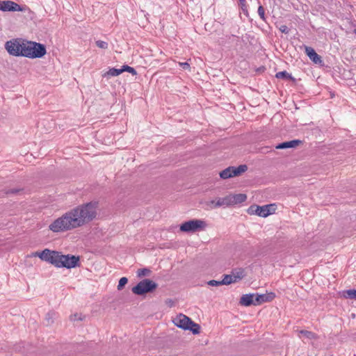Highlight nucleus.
<instances>
[{
    "instance_id": "412c9836",
    "label": "nucleus",
    "mask_w": 356,
    "mask_h": 356,
    "mask_svg": "<svg viewBox=\"0 0 356 356\" xmlns=\"http://www.w3.org/2000/svg\"><path fill=\"white\" fill-rule=\"evenodd\" d=\"M56 316V313L54 312H49L46 314L45 321L47 325H50L54 323V319Z\"/></svg>"
},
{
    "instance_id": "4468645a",
    "label": "nucleus",
    "mask_w": 356,
    "mask_h": 356,
    "mask_svg": "<svg viewBox=\"0 0 356 356\" xmlns=\"http://www.w3.org/2000/svg\"><path fill=\"white\" fill-rule=\"evenodd\" d=\"M305 53L308 57L316 64L322 63L321 57L310 47H305Z\"/></svg>"
},
{
    "instance_id": "7ed1b4c3",
    "label": "nucleus",
    "mask_w": 356,
    "mask_h": 356,
    "mask_svg": "<svg viewBox=\"0 0 356 356\" xmlns=\"http://www.w3.org/2000/svg\"><path fill=\"white\" fill-rule=\"evenodd\" d=\"M247 199V196L243 193L238 194H229L223 197H219L216 201L212 200L210 202L211 204L213 205V207H230L237 204L245 202Z\"/></svg>"
},
{
    "instance_id": "0eeeda50",
    "label": "nucleus",
    "mask_w": 356,
    "mask_h": 356,
    "mask_svg": "<svg viewBox=\"0 0 356 356\" xmlns=\"http://www.w3.org/2000/svg\"><path fill=\"white\" fill-rule=\"evenodd\" d=\"M24 40L15 39L6 42L5 44L6 49L13 56H23V44Z\"/></svg>"
},
{
    "instance_id": "c85d7f7f",
    "label": "nucleus",
    "mask_w": 356,
    "mask_h": 356,
    "mask_svg": "<svg viewBox=\"0 0 356 356\" xmlns=\"http://www.w3.org/2000/svg\"><path fill=\"white\" fill-rule=\"evenodd\" d=\"M96 45L101 49H106L108 48V43L102 41V40H97L96 41Z\"/></svg>"
},
{
    "instance_id": "b1692460",
    "label": "nucleus",
    "mask_w": 356,
    "mask_h": 356,
    "mask_svg": "<svg viewBox=\"0 0 356 356\" xmlns=\"http://www.w3.org/2000/svg\"><path fill=\"white\" fill-rule=\"evenodd\" d=\"M239 6L241 9L242 10L244 15H245L247 17L248 16V6L246 5V1L245 0H238Z\"/></svg>"
},
{
    "instance_id": "1a4fd4ad",
    "label": "nucleus",
    "mask_w": 356,
    "mask_h": 356,
    "mask_svg": "<svg viewBox=\"0 0 356 356\" xmlns=\"http://www.w3.org/2000/svg\"><path fill=\"white\" fill-rule=\"evenodd\" d=\"M206 226L205 222L201 220H191L182 223L180 230L184 232H194L198 229H203Z\"/></svg>"
},
{
    "instance_id": "9b49d317",
    "label": "nucleus",
    "mask_w": 356,
    "mask_h": 356,
    "mask_svg": "<svg viewBox=\"0 0 356 356\" xmlns=\"http://www.w3.org/2000/svg\"><path fill=\"white\" fill-rule=\"evenodd\" d=\"M79 257L63 254L61 268H72L79 266Z\"/></svg>"
},
{
    "instance_id": "5701e85b",
    "label": "nucleus",
    "mask_w": 356,
    "mask_h": 356,
    "mask_svg": "<svg viewBox=\"0 0 356 356\" xmlns=\"http://www.w3.org/2000/svg\"><path fill=\"white\" fill-rule=\"evenodd\" d=\"M299 333L300 334L303 335L305 337L309 339L316 338V335L314 332H310V331L300 330Z\"/></svg>"
},
{
    "instance_id": "393cba45",
    "label": "nucleus",
    "mask_w": 356,
    "mask_h": 356,
    "mask_svg": "<svg viewBox=\"0 0 356 356\" xmlns=\"http://www.w3.org/2000/svg\"><path fill=\"white\" fill-rule=\"evenodd\" d=\"M150 273V270L148 268H140L138 269L137 271V275L139 277H143V276H147Z\"/></svg>"
},
{
    "instance_id": "4be33fe9",
    "label": "nucleus",
    "mask_w": 356,
    "mask_h": 356,
    "mask_svg": "<svg viewBox=\"0 0 356 356\" xmlns=\"http://www.w3.org/2000/svg\"><path fill=\"white\" fill-rule=\"evenodd\" d=\"M277 79H293V77L290 74H289L286 71L279 72L275 75Z\"/></svg>"
},
{
    "instance_id": "bb28decb",
    "label": "nucleus",
    "mask_w": 356,
    "mask_h": 356,
    "mask_svg": "<svg viewBox=\"0 0 356 356\" xmlns=\"http://www.w3.org/2000/svg\"><path fill=\"white\" fill-rule=\"evenodd\" d=\"M127 282H128V280L127 277H123L120 278V280H119L118 285V289L121 290Z\"/></svg>"
},
{
    "instance_id": "7c9ffc66",
    "label": "nucleus",
    "mask_w": 356,
    "mask_h": 356,
    "mask_svg": "<svg viewBox=\"0 0 356 356\" xmlns=\"http://www.w3.org/2000/svg\"><path fill=\"white\" fill-rule=\"evenodd\" d=\"M70 320L73 321H78V320L79 321H82L83 320V317H82L81 314H74L70 316Z\"/></svg>"
},
{
    "instance_id": "f03ea898",
    "label": "nucleus",
    "mask_w": 356,
    "mask_h": 356,
    "mask_svg": "<svg viewBox=\"0 0 356 356\" xmlns=\"http://www.w3.org/2000/svg\"><path fill=\"white\" fill-rule=\"evenodd\" d=\"M23 44V56L29 58H42L46 54V48L44 44L36 42L24 40Z\"/></svg>"
},
{
    "instance_id": "9d476101",
    "label": "nucleus",
    "mask_w": 356,
    "mask_h": 356,
    "mask_svg": "<svg viewBox=\"0 0 356 356\" xmlns=\"http://www.w3.org/2000/svg\"><path fill=\"white\" fill-rule=\"evenodd\" d=\"M0 10L6 11H21L26 12V10L30 11V9L26 6H20L18 3L10 1L5 0L0 1Z\"/></svg>"
},
{
    "instance_id": "aec40b11",
    "label": "nucleus",
    "mask_w": 356,
    "mask_h": 356,
    "mask_svg": "<svg viewBox=\"0 0 356 356\" xmlns=\"http://www.w3.org/2000/svg\"><path fill=\"white\" fill-rule=\"evenodd\" d=\"M221 283H222V285H228V284H230L232 283H236V282H235V281H234L232 274H230V275H224L223 279L221 280Z\"/></svg>"
},
{
    "instance_id": "f3484780",
    "label": "nucleus",
    "mask_w": 356,
    "mask_h": 356,
    "mask_svg": "<svg viewBox=\"0 0 356 356\" xmlns=\"http://www.w3.org/2000/svg\"><path fill=\"white\" fill-rule=\"evenodd\" d=\"M302 143L300 140H293L290 141L284 142L280 143L276 146L277 149H286V148H292L298 146Z\"/></svg>"
},
{
    "instance_id": "f8f14e48",
    "label": "nucleus",
    "mask_w": 356,
    "mask_h": 356,
    "mask_svg": "<svg viewBox=\"0 0 356 356\" xmlns=\"http://www.w3.org/2000/svg\"><path fill=\"white\" fill-rule=\"evenodd\" d=\"M273 204H268L264 206H251L249 208L250 213H255L259 216L266 217L271 213L270 208Z\"/></svg>"
},
{
    "instance_id": "39448f33",
    "label": "nucleus",
    "mask_w": 356,
    "mask_h": 356,
    "mask_svg": "<svg viewBox=\"0 0 356 356\" xmlns=\"http://www.w3.org/2000/svg\"><path fill=\"white\" fill-rule=\"evenodd\" d=\"M157 286L158 284L154 281L149 279H144L134 286L131 291L134 294L142 296L154 291Z\"/></svg>"
},
{
    "instance_id": "f257e3e1",
    "label": "nucleus",
    "mask_w": 356,
    "mask_h": 356,
    "mask_svg": "<svg viewBox=\"0 0 356 356\" xmlns=\"http://www.w3.org/2000/svg\"><path fill=\"white\" fill-rule=\"evenodd\" d=\"M97 208V203L95 202L79 205L51 223L49 229L54 232H62L81 227L95 218Z\"/></svg>"
},
{
    "instance_id": "20e7f679",
    "label": "nucleus",
    "mask_w": 356,
    "mask_h": 356,
    "mask_svg": "<svg viewBox=\"0 0 356 356\" xmlns=\"http://www.w3.org/2000/svg\"><path fill=\"white\" fill-rule=\"evenodd\" d=\"M173 323L177 327L184 330H188L195 334H199L200 332V326L184 314H179L177 315L173 320Z\"/></svg>"
},
{
    "instance_id": "423d86ee",
    "label": "nucleus",
    "mask_w": 356,
    "mask_h": 356,
    "mask_svg": "<svg viewBox=\"0 0 356 356\" xmlns=\"http://www.w3.org/2000/svg\"><path fill=\"white\" fill-rule=\"evenodd\" d=\"M40 259L47 261L57 268H61L63 254L58 251L44 249Z\"/></svg>"
},
{
    "instance_id": "6ab92c4d",
    "label": "nucleus",
    "mask_w": 356,
    "mask_h": 356,
    "mask_svg": "<svg viewBox=\"0 0 356 356\" xmlns=\"http://www.w3.org/2000/svg\"><path fill=\"white\" fill-rule=\"evenodd\" d=\"M341 296L347 299L356 300V290L349 289L343 291Z\"/></svg>"
},
{
    "instance_id": "f704fd0d",
    "label": "nucleus",
    "mask_w": 356,
    "mask_h": 356,
    "mask_svg": "<svg viewBox=\"0 0 356 356\" xmlns=\"http://www.w3.org/2000/svg\"><path fill=\"white\" fill-rule=\"evenodd\" d=\"M43 253V251L42 252H35L32 254L34 257H38L40 259V257H42V254Z\"/></svg>"
},
{
    "instance_id": "a211bd4d",
    "label": "nucleus",
    "mask_w": 356,
    "mask_h": 356,
    "mask_svg": "<svg viewBox=\"0 0 356 356\" xmlns=\"http://www.w3.org/2000/svg\"><path fill=\"white\" fill-rule=\"evenodd\" d=\"M121 73H122V68L121 69H116V68H111L108 71L105 72L103 74V77L109 78L111 76H117L120 75Z\"/></svg>"
},
{
    "instance_id": "dca6fc26",
    "label": "nucleus",
    "mask_w": 356,
    "mask_h": 356,
    "mask_svg": "<svg viewBox=\"0 0 356 356\" xmlns=\"http://www.w3.org/2000/svg\"><path fill=\"white\" fill-rule=\"evenodd\" d=\"M231 274L236 283L241 281L246 276L245 270L242 268L233 269Z\"/></svg>"
},
{
    "instance_id": "2eb2a0df",
    "label": "nucleus",
    "mask_w": 356,
    "mask_h": 356,
    "mask_svg": "<svg viewBox=\"0 0 356 356\" xmlns=\"http://www.w3.org/2000/svg\"><path fill=\"white\" fill-rule=\"evenodd\" d=\"M255 294H245L243 295L240 300V304L243 306L254 305Z\"/></svg>"
},
{
    "instance_id": "cd10ccee",
    "label": "nucleus",
    "mask_w": 356,
    "mask_h": 356,
    "mask_svg": "<svg viewBox=\"0 0 356 356\" xmlns=\"http://www.w3.org/2000/svg\"><path fill=\"white\" fill-rule=\"evenodd\" d=\"M258 14L262 20L266 21L265 10L262 6H259Z\"/></svg>"
},
{
    "instance_id": "72a5a7b5",
    "label": "nucleus",
    "mask_w": 356,
    "mask_h": 356,
    "mask_svg": "<svg viewBox=\"0 0 356 356\" xmlns=\"http://www.w3.org/2000/svg\"><path fill=\"white\" fill-rule=\"evenodd\" d=\"M165 303L169 307H172L175 305V302L172 299H168L165 300Z\"/></svg>"
},
{
    "instance_id": "c756f323",
    "label": "nucleus",
    "mask_w": 356,
    "mask_h": 356,
    "mask_svg": "<svg viewBox=\"0 0 356 356\" xmlns=\"http://www.w3.org/2000/svg\"><path fill=\"white\" fill-rule=\"evenodd\" d=\"M179 65L182 67L184 70H186L191 71V67L188 63L187 62H179Z\"/></svg>"
},
{
    "instance_id": "a878e982",
    "label": "nucleus",
    "mask_w": 356,
    "mask_h": 356,
    "mask_svg": "<svg viewBox=\"0 0 356 356\" xmlns=\"http://www.w3.org/2000/svg\"><path fill=\"white\" fill-rule=\"evenodd\" d=\"M122 72H128L131 73L133 75H136L137 74L136 70L134 67H131L128 65H123L122 67Z\"/></svg>"
},
{
    "instance_id": "2f4dec72",
    "label": "nucleus",
    "mask_w": 356,
    "mask_h": 356,
    "mask_svg": "<svg viewBox=\"0 0 356 356\" xmlns=\"http://www.w3.org/2000/svg\"><path fill=\"white\" fill-rule=\"evenodd\" d=\"M208 284L210 286H217L222 285V283H221V281H216V280H210L208 282Z\"/></svg>"
},
{
    "instance_id": "ddd939ff",
    "label": "nucleus",
    "mask_w": 356,
    "mask_h": 356,
    "mask_svg": "<svg viewBox=\"0 0 356 356\" xmlns=\"http://www.w3.org/2000/svg\"><path fill=\"white\" fill-rule=\"evenodd\" d=\"M254 305H259L264 302L272 301L275 298V294L273 292L265 294H255Z\"/></svg>"
},
{
    "instance_id": "6e6552de",
    "label": "nucleus",
    "mask_w": 356,
    "mask_h": 356,
    "mask_svg": "<svg viewBox=\"0 0 356 356\" xmlns=\"http://www.w3.org/2000/svg\"><path fill=\"white\" fill-rule=\"evenodd\" d=\"M248 170L246 165H240L238 167L230 166L220 172V178L226 179L241 175Z\"/></svg>"
},
{
    "instance_id": "473e14b6",
    "label": "nucleus",
    "mask_w": 356,
    "mask_h": 356,
    "mask_svg": "<svg viewBox=\"0 0 356 356\" xmlns=\"http://www.w3.org/2000/svg\"><path fill=\"white\" fill-rule=\"evenodd\" d=\"M279 30L282 33H286V34L289 33V29L286 25L280 26V27L279 28Z\"/></svg>"
},
{
    "instance_id": "c9c22d12",
    "label": "nucleus",
    "mask_w": 356,
    "mask_h": 356,
    "mask_svg": "<svg viewBox=\"0 0 356 356\" xmlns=\"http://www.w3.org/2000/svg\"><path fill=\"white\" fill-rule=\"evenodd\" d=\"M18 192V190H16V189H13V190H11V191H8L6 192L7 194H10V193H16Z\"/></svg>"
}]
</instances>
